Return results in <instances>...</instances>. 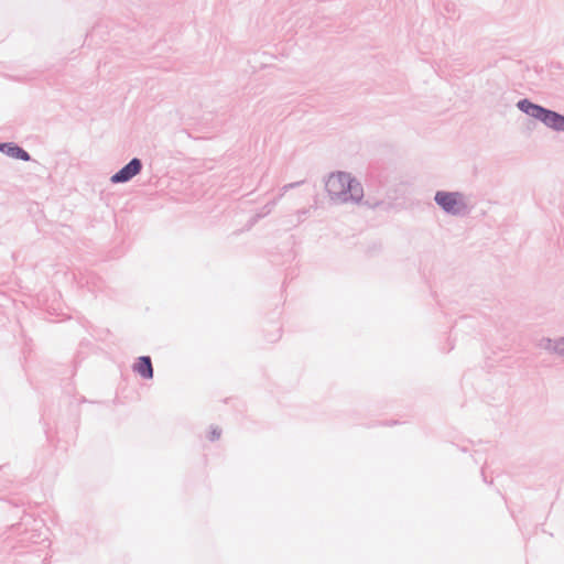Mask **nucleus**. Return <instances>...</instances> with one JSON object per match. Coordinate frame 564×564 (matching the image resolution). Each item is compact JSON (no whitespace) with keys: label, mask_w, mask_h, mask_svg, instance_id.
Segmentation results:
<instances>
[{"label":"nucleus","mask_w":564,"mask_h":564,"mask_svg":"<svg viewBox=\"0 0 564 564\" xmlns=\"http://www.w3.org/2000/svg\"><path fill=\"white\" fill-rule=\"evenodd\" d=\"M273 332L267 337L269 343H275L281 337V327L279 325H272Z\"/></svg>","instance_id":"9"},{"label":"nucleus","mask_w":564,"mask_h":564,"mask_svg":"<svg viewBox=\"0 0 564 564\" xmlns=\"http://www.w3.org/2000/svg\"><path fill=\"white\" fill-rule=\"evenodd\" d=\"M303 183H304V181L293 182V183H290V186H292V188H295V187L300 186Z\"/></svg>","instance_id":"12"},{"label":"nucleus","mask_w":564,"mask_h":564,"mask_svg":"<svg viewBox=\"0 0 564 564\" xmlns=\"http://www.w3.org/2000/svg\"><path fill=\"white\" fill-rule=\"evenodd\" d=\"M345 184H346V187H345L346 195L343 196L340 203H347V202H352L355 204L362 203L364 205H367L369 208H376L382 204V202H379V200L371 202L370 199H366L365 202H362V198H364L362 185L356 177H352L350 174H349L348 178L346 180Z\"/></svg>","instance_id":"3"},{"label":"nucleus","mask_w":564,"mask_h":564,"mask_svg":"<svg viewBox=\"0 0 564 564\" xmlns=\"http://www.w3.org/2000/svg\"><path fill=\"white\" fill-rule=\"evenodd\" d=\"M434 202L444 213L452 216L464 215L468 209L465 196L460 192L437 191Z\"/></svg>","instance_id":"2"},{"label":"nucleus","mask_w":564,"mask_h":564,"mask_svg":"<svg viewBox=\"0 0 564 564\" xmlns=\"http://www.w3.org/2000/svg\"><path fill=\"white\" fill-rule=\"evenodd\" d=\"M516 106L521 112L540 121L546 128L556 132H564V115L558 111L535 104L529 98L520 99Z\"/></svg>","instance_id":"1"},{"label":"nucleus","mask_w":564,"mask_h":564,"mask_svg":"<svg viewBox=\"0 0 564 564\" xmlns=\"http://www.w3.org/2000/svg\"><path fill=\"white\" fill-rule=\"evenodd\" d=\"M132 370L142 379L150 380L154 376L152 359L150 356H140L135 359Z\"/></svg>","instance_id":"7"},{"label":"nucleus","mask_w":564,"mask_h":564,"mask_svg":"<svg viewBox=\"0 0 564 564\" xmlns=\"http://www.w3.org/2000/svg\"><path fill=\"white\" fill-rule=\"evenodd\" d=\"M221 435V430L218 426H212V430L208 434V440L210 442L217 441Z\"/></svg>","instance_id":"10"},{"label":"nucleus","mask_w":564,"mask_h":564,"mask_svg":"<svg viewBox=\"0 0 564 564\" xmlns=\"http://www.w3.org/2000/svg\"><path fill=\"white\" fill-rule=\"evenodd\" d=\"M481 475H482V479H484V481H485V482H487V477H486V475H485L484 468L481 469Z\"/></svg>","instance_id":"14"},{"label":"nucleus","mask_w":564,"mask_h":564,"mask_svg":"<svg viewBox=\"0 0 564 564\" xmlns=\"http://www.w3.org/2000/svg\"><path fill=\"white\" fill-rule=\"evenodd\" d=\"M555 354L564 357V337L556 338Z\"/></svg>","instance_id":"11"},{"label":"nucleus","mask_w":564,"mask_h":564,"mask_svg":"<svg viewBox=\"0 0 564 564\" xmlns=\"http://www.w3.org/2000/svg\"><path fill=\"white\" fill-rule=\"evenodd\" d=\"M539 348L544 349L549 352L555 354L556 350V339H552L550 337H542L538 344Z\"/></svg>","instance_id":"8"},{"label":"nucleus","mask_w":564,"mask_h":564,"mask_svg":"<svg viewBox=\"0 0 564 564\" xmlns=\"http://www.w3.org/2000/svg\"><path fill=\"white\" fill-rule=\"evenodd\" d=\"M143 162L139 158H132L127 164L110 176L112 184H124L141 173Z\"/></svg>","instance_id":"5"},{"label":"nucleus","mask_w":564,"mask_h":564,"mask_svg":"<svg viewBox=\"0 0 564 564\" xmlns=\"http://www.w3.org/2000/svg\"><path fill=\"white\" fill-rule=\"evenodd\" d=\"M0 152L9 158L29 162L32 160L30 153L15 142H1Z\"/></svg>","instance_id":"6"},{"label":"nucleus","mask_w":564,"mask_h":564,"mask_svg":"<svg viewBox=\"0 0 564 564\" xmlns=\"http://www.w3.org/2000/svg\"><path fill=\"white\" fill-rule=\"evenodd\" d=\"M291 188H292V186H290V183L282 187L283 192H286V191H289Z\"/></svg>","instance_id":"13"},{"label":"nucleus","mask_w":564,"mask_h":564,"mask_svg":"<svg viewBox=\"0 0 564 564\" xmlns=\"http://www.w3.org/2000/svg\"><path fill=\"white\" fill-rule=\"evenodd\" d=\"M348 176L349 173L341 171L333 172L328 175L325 182V189L332 200L341 202L343 196L346 195L345 183Z\"/></svg>","instance_id":"4"}]
</instances>
